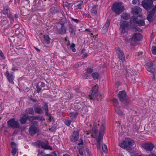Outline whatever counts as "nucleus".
<instances>
[{
	"label": "nucleus",
	"instance_id": "obj_1",
	"mask_svg": "<svg viewBox=\"0 0 156 156\" xmlns=\"http://www.w3.org/2000/svg\"><path fill=\"white\" fill-rule=\"evenodd\" d=\"M120 25L122 33L124 34L127 32L129 28L133 29V31L141 32L142 30L138 26H142L145 25L144 20H129V22L126 20L122 22Z\"/></svg>",
	"mask_w": 156,
	"mask_h": 156
},
{
	"label": "nucleus",
	"instance_id": "obj_2",
	"mask_svg": "<svg viewBox=\"0 0 156 156\" xmlns=\"http://www.w3.org/2000/svg\"><path fill=\"white\" fill-rule=\"evenodd\" d=\"M105 128L104 124H102L100 129L99 135H98L95 138L96 140V143L95 144L96 145L98 150L100 149V144L102 141L103 137L105 132Z\"/></svg>",
	"mask_w": 156,
	"mask_h": 156
},
{
	"label": "nucleus",
	"instance_id": "obj_3",
	"mask_svg": "<svg viewBox=\"0 0 156 156\" xmlns=\"http://www.w3.org/2000/svg\"><path fill=\"white\" fill-rule=\"evenodd\" d=\"M112 9L116 14L119 15L124 11L125 7L122 3L115 2L113 4Z\"/></svg>",
	"mask_w": 156,
	"mask_h": 156
},
{
	"label": "nucleus",
	"instance_id": "obj_4",
	"mask_svg": "<svg viewBox=\"0 0 156 156\" xmlns=\"http://www.w3.org/2000/svg\"><path fill=\"white\" fill-rule=\"evenodd\" d=\"M134 144L135 142L132 139L127 138L121 144L120 147L129 150L134 148Z\"/></svg>",
	"mask_w": 156,
	"mask_h": 156
},
{
	"label": "nucleus",
	"instance_id": "obj_5",
	"mask_svg": "<svg viewBox=\"0 0 156 156\" xmlns=\"http://www.w3.org/2000/svg\"><path fill=\"white\" fill-rule=\"evenodd\" d=\"M38 123L37 121H34L30 126L28 132L30 135L34 136L36 134L40 132L38 127Z\"/></svg>",
	"mask_w": 156,
	"mask_h": 156
},
{
	"label": "nucleus",
	"instance_id": "obj_6",
	"mask_svg": "<svg viewBox=\"0 0 156 156\" xmlns=\"http://www.w3.org/2000/svg\"><path fill=\"white\" fill-rule=\"evenodd\" d=\"M119 98L120 101L122 102L126 106L129 104V101L127 94L125 91H120L118 94Z\"/></svg>",
	"mask_w": 156,
	"mask_h": 156
},
{
	"label": "nucleus",
	"instance_id": "obj_7",
	"mask_svg": "<svg viewBox=\"0 0 156 156\" xmlns=\"http://www.w3.org/2000/svg\"><path fill=\"white\" fill-rule=\"evenodd\" d=\"M132 11L133 14L132 20H136L138 17L140 16V13L142 12V9L139 7L134 6L132 8Z\"/></svg>",
	"mask_w": 156,
	"mask_h": 156
},
{
	"label": "nucleus",
	"instance_id": "obj_8",
	"mask_svg": "<svg viewBox=\"0 0 156 156\" xmlns=\"http://www.w3.org/2000/svg\"><path fill=\"white\" fill-rule=\"evenodd\" d=\"M153 1L152 0L143 1L142 2L143 7L147 10H150L153 5Z\"/></svg>",
	"mask_w": 156,
	"mask_h": 156
},
{
	"label": "nucleus",
	"instance_id": "obj_9",
	"mask_svg": "<svg viewBox=\"0 0 156 156\" xmlns=\"http://www.w3.org/2000/svg\"><path fill=\"white\" fill-rule=\"evenodd\" d=\"M8 126L13 128H18L20 127L19 122L16 121L14 118H12L7 122Z\"/></svg>",
	"mask_w": 156,
	"mask_h": 156
},
{
	"label": "nucleus",
	"instance_id": "obj_10",
	"mask_svg": "<svg viewBox=\"0 0 156 156\" xmlns=\"http://www.w3.org/2000/svg\"><path fill=\"white\" fill-rule=\"evenodd\" d=\"M67 23V22L61 23V27L58 28H57V31L58 34L62 35L65 34L66 33L67 28H66V23Z\"/></svg>",
	"mask_w": 156,
	"mask_h": 156
},
{
	"label": "nucleus",
	"instance_id": "obj_11",
	"mask_svg": "<svg viewBox=\"0 0 156 156\" xmlns=\"http://www.w3.org/2000/svg\"><path fill=\"white\" fill-rule=\"evenodd\" d=\"M115 50L119 59L121 60L122 62H125V58L123 52L119 49V47H116Z\"/></svg>",
	"mask_w": 156,
	"mask_h": 156
},
{
	"label": "nucleus",
	"instance_id": "obj_12",
	"mask_svg": "<svg viewBox=\"0 0 156 156\" xmlns=\"http://www.w3.org/2000/svg\"><path fill=\"white\" fill-rule=\"evenodd\" d=\"M98 90L97 87L95 85L93 87L92 90V92L91 95H90L89 96L90 99H95L98 96Z\"/></svg>",
	"mask_w": 156,
	"mask_h": 156
},
{
	"label": "nucleus",
	"instance_id": "obj_13",
	"mask_svg": "<svg viewBox=\"0 0 156 156\" xmlns=\"http://www.w3.org/2000/svg\"><path fill=\"white\" fill-rule=\"evenodd\" d=\"M91 134V136L92 137L95 138L98 135H99V132L98 131V129L95 127H93L92 130L88 131L87 133V134L89 135Z\"/></svg>",
	"mask_w": 156,
	"mask_h": 156
},
{
	"label": "nucleus",
	"instance_id": "obj_14",
	"mask_svg": "<svg viewBox=\"0 0 156 156\" xmlns=\"http://www.w3.org/2000/svg\"><path fill=\"white\" fill-rule=\"evenodd\" d=\"M79 132L78 131H74L73 134L70 137V140L72 142H75L77 141L79 138Z\"/></svg>",
	"mask_w": 156,
	"mask_h": 156
},
{
	"label": "nucleus",
	"instance_id": "obj_15",
	"mask_svg": "<svg viewBox=\"0 0 156 156\" xmlns=\"http://www.w3.org/2000/svg\"><path fill=\"white\" fill-rule=\"evenodd\" d=\"M36 143L38 145L40 146L43 148L50 150H52V147L51 146L48 145L44 142H41L40 140H38Z\"/></svg>",
	"mask_w": 156,
	"mask_h": 156
},
{
	"label": "nucleus",
	"instance_id": "obj_16",
	"mask_svg": "<svg viewBox=\"0 0 156 156\" xmlns=\"http://www.w3.org/2000/svg\"><path fill=\"white\" fill-rule=\"evenodd\" d=\"M156 16V5L155 7L150 12V13L147 17V20H151V19H154Z\"/></svg>",
	"mask_w": 156,
	"mask_h": 156
},
{
	"label": "nucleus",
	"instance_id": "obj_17",
	"mask_svg": "<svg viewBox=\"0 0 156 156\" xmlns=\"http://www.w3.org/2000/svg\"><path fill=\"white\" fill-rule=\"evenodd\" d=\"M142 38V35L140 33H135L130 39L131 41H136L141 40Z\"/></svg>",
	"mask_w": 156,
	"mask_h": 156
},
{
	"label": "nucleus",
	"instance_id": "obj_18",
	"mask_svg": "<svg viewBox=\"0 0 156 156\" xmlns=\"http://www.w3.org/2000/svg\"><path fill=\"white\" fill-rule=\"evenodd\" d=\"M5 75L6 76L9 83H14L13 82V81L14 77L13 74L10 73L9 71L7 70L5 73Z\"/></svg>",
	"mask_w": 156,
	"mask_h": 156
},
{
	"label": "nucleus",
	"instance_id": "obj_19",
	"mask_svg": "<svg viewBox=\"0 0 156 156\" xmlns=\"http://www.w3.org/2000/svg\"><path fill=\"white\" fill-rule=\"evenodd\" d=\"M144 148L147 151H151L154 147L153 144L151 143H146L143 144Z\"/></svg>",
	"mask_w": 156,
	"mask_h": 156
},
{
	"label": "nucleus",
	"instance_id": "obj_20",
	"mask_svg": "<svg viewBox=\"0 0 156 156\" xmlns=\"http://www.w3.org/2000/svg\"><path fill=\"white\" fill-rule=\"evenodd\" d=\"M50 11L52 14H54L58 12L61 11V9L58 6L56 5L51 6L50 9Z\"/></svg>",
	"mask_w": 156,
	"mask_h": 156
},
{
	"label": "nucleus",
	"instance_id": "obj_21",
	"mask_svg": "<svg viewBox=\"0 0 156 156\" xmlns=\"http://www.w3.org/2000/svg\"><path fill=\"white\" fill-rule=\"evenodd\" d=\"M31 120H39L43 121L45 120L44 117L42 116H30L29 118V120L30 121Z\"/></svg>",
	"mask_w": 156,
	"mask_h": 156
},
{
	"label": "nucleus",
	"instance_id": "obj_22",
	"mask_svg": "<svg viewBox=\"0 0 156 156\" xmlns=\"http://www.w3.org/2000/svg\"><path fill=\"white\" fill-rule=\"evenodd\" d=\"M34 110L37 114H41L44 113V111L42 108L39 105L34 107Z\"/></svg>",
	"mask_w": 156,
	"mask_h": 156
},
{
	"label": "nucleus",
	"instance_id": "obj_23",
	"mask_svg": "<svg viewBox=\"0 0 156 156\" xmlns=\"http://www.w3.org/2000/svg\"><path fill=\"white\" fill-rule=\"evenodd\" d=\"M3 13L5 15L6 14L9 18L13 19V17L12 15L10 14L8 8L7 7H4Z\"/></svg>",
	"mask_w": 156,
	"mask_h": 156
},
{
	"label": "nucleus",
	"instance_id": "obj_24",
	"mask_svg": "<svg viewBox=\"0 0 156 156\" xmlns=\"http://www.w3.org/2000/svg\"><path fill=\"white\" fill-rule=\"evenodd\" d=\"M29 116L27 115L26 114H24L23 116L20 118V121L22 124H25L28 119L29 120Z\"/></svg>",
	"mask_w": 156,
	"mask_h": 156
},
{
	"label": "nucleus",
	"instance_id": "obj_25",
	"mask_svg": "<svg viewBox=\"0 0 156 156\" xmlns=\"http://www.w3.org/2000/svg\"><path fill=\"white\" fill-rule=\"evenodd\" d=\"M45 85V84L42 82H39L38 83V85H37V92L39 93L41 90V87H44Z\"/></svg>",
	"mask_w": 156,
	"mask_h": 156
},
{
	"label": "nucleus",
	"instance_id": "obj_26",
	"mask_svg": "<svg viewBox=\"0 0 156 156\" xmlns=\"http://www.w3.org/2000/svg\"><path fill=\"white\" fill-rule=\"evenodd\" d=\"M42 108L45 112V114L49 113V108L48 103L47 102H43L42 103Z\"/></svg>",
	"mask_w": 156,
	"mask_h": 156
},
{
	"label": "nucleus",
	"instance_id": "obj_27",
	"mask_svg": "<svg viewBox=\"0 0 156 156\" xmlns=\"http://www.w3.org/2000/svg\"><path fill=\"white\" fill-rule=\"evenodd\" d=\"M110 23V20H107L106 21L102 29L103 30H105V32H106L108 30L109 26Z\"/></svg>",
	"mask_w": 156,
	"mask_h": 156
},
{
	"label": "nucleus",
	"instance_id": "obj_28",
	"mask_svg": "<svg viewBox=\"0 0 156 156\" xmlns=\"http://www.w3.org/2000/svg\"><path fill=\"white\" fill-rule=\"evenodd\" d=\"M130 15L126 13H123L121 15V19L123 20H128L129 19Z\"/></svg>",
	"mask_w": 156,
	"mask_h": 156
},
{
	"label": "nucleus",
	"instance_id": "obj_29",
	"mask_svg": "<svg viewBox=\"0 0 156 156\" xmlns=\"http://www.w3.org/2000/svg\"><path fill=\"white\" fill-rule=\"evenodd\" d=\"M66 22L68 23V25L69 26V32L71 34H73L74 31V29L73 27V25L69 21H66Z\"/></svg>",
	"mask_w": 156,
	"mask_h": 156
},
{
	"label": "nucleus",
	"instance_id": "obj_30",
	"mask_svg": "<svg viewBox=\"0 0 156 156\" xmlns=\"http://www.w3.org/2000/svg\"><path fill=\"white\" fill-rule=\"evenodd\" d=\"M20 27L19 24H16L14 25V27H12V30L13 31H15L16 33L18 34L19 31H18V29L20 28Z\"/></svg>",
	"mask_w": 156,
	"mask_h": 156
},
{
	"label": "nucleus",
	"instance_id": "obj_31",
	"mask_svg": "<svg viewBox=\"0 0 156 156\" xmlns=\"http://www.w3.org/2000/svg\"><path fill=\"white\" fill-rule=\"evenodd\" d=\"M78 113L76 112H71L69 113V115L73 119L76 118L78 115Z\"/></svg>",
	"mask_w": 156,
	"mask_h": 156
},
{
	"label": "nucleus",
	"instance_id": "obj_32",
	"mask_svg": "<svg viewBox=\"0 0 156 156\" xmlns=\"http://www.w3.org/2000/svg\"><path fill=\"white\" fill-rule=\"evenodd\" d=\"M115 111L119 115H123V113L119 107H115Z\"/></svg>",
	"mask_w": 156,
	"mask_h": 156
},
{
	"label": "nucleus",
	"instance_id": "obj_33",
	"mask_svg": "<svg viewBox=\"0 0 156 156\" xmlns=\"http://www.w3.org/2000/svg\"><path fill=\"white\" fill-rule=\"evenodd\" d=\"M44 38L45 41L46 43L48 44H49L50 43V38L49 36L48 35H44L43 36Z\"/></svg>",
	"mask_w": 156,
	"mask_h": 156
},
{
	"label": "nucleus",
	"instance_id": "obj_34",
	"mask_svg": "<svg viewBox=\"0 0 156 156\" xmlns=\"http://www.w3.org/2000/svg\"><path fill=\"white\" fill-rule=\"evenodd\" d=\"M91 12L92 14L94 15L96 14L97 13L96 6L94 5L92 7V8L91 10Z\"/></svg>",
	"mask_w": 156,
	"mask_h": 156
},
{
	"label": "nucleus",
	"instance_id": "obj_35",
	"mask_svg": "<svg viewBox=\"0 0 156 156\" xmlns=\"http://www.w3.org/2000/svg\"><path fill=\"white\" fill-rule=\"evenodd\" d=\"M147 70L148 71L151 72L153 74H156V72L155 71V69L152 68L147 67Z\"/></svg>",
	"mask_w": 156,
	"mask_h": 156
},
{
	"label": "nucleus",
	"instance_id": "obj_36",
	"mask_svg": "<svg viewBox=\"0 0 156 156\" xmlns=\"http://www.w3.org/2000/svg\"><path fill=\"white\" fill-rule=\"evenodd\" d=\"M27 113L29 115H34V112L33 108H28Z\"/></svg>",
	"mask_w": 156,
	"mask_h": 156
},
{
	"label": "nucleus",
	"instance_id": "obj_37",
	"mask_svg": "<svg viewBox=\"0 0 156 156\" xmlns=\"http://www.w3.org/2000/svg\"><path fill=\"white\" fill-rule=\"evenodd\" d=\"M92 75L95 80L98 79L99 77V74L97 73H94L92 74Z\"/></svg>",
	"mask_w": 156,
	"mask_h": 156
},
{
	"label": "nucleus",
	"instance_id": "obj_38",
	"mask_svg": "<svg viewBox=\"0 0 156 156\" xmlns=\"http://www.w3.org/2000/svg\"><path fill=\"white\" fill-rule=\"evenodd\" d=\"M39 152L38 154V155L39 154H40L42 156H53L51 154H46L45 153H44L42 151H41V152H40L39 151Z\"/></svg>",
	"mask_w": 156,
	"mask_h": 156
},
{
	"label": "nucleus",
	"instance_id": "obj_39",
	"mask_svg": "<svg viewBox=\"0 0 156 156\" xmlns=\"http://www.w3.org/2000/svg\"><path fill=\"white\" fill-rule=\"evenodd\" d=\"M113 101L114 103V105L115 107H118V105H119V103L117 99H113Z\"/></svg>",
	"mask_w": 156,
	"mask_h": 156
},
{
	"label": "nucleus",
	"instance_id": "obj_40",
	"mask_svg": "<svg viewBox=\"0 0 156 156\" xmlns=\"http://www.w3.org/2000/svg\"><path fill=\"white\" fill-rule=\"evenodd\" d=\"M21 13L23 16H25L28 14V12L27 10L23 9L21 10Z\"/></svg>",
	"mask_w": 156,
	"mask_h": 156
},
{
	"label": "nucleus",
	"instance_id": "obj_41",
	"mask_svg": "<svg viewBox=\"0 0 156 156\" xmlns=\"http://www.w3.org/2000/svg\"><path fill=\"white\" fill-rule=\"evenodd\" d=\"M45 115L46 116L48 117V120L49 121V122H51L52 121V120L53 119V117L51 116V114L48 113L45 114Z\"/></svg>",
	"mask_w": 156,
	"mask_h": 156
},
{
	"label": "nucleus",
	"instance_id": "obj_42",
	"mask_svg": "<svg viewBox=\"0 0 156 156\" xmlns=\"http://www.w3.org/2000/svg\"><path fill=\"white\" fill-rule=\"evenodd\" d=\"M102 147L103 151L105 153H107L108 151L107 148L105 144H104L102 145Z\"/></svg>",
	"mask_w": 156,
	"mask_h": 156
},
{
	"label": "nucleus",
	"instance_id": "obj_43",
	"mask_svg": "<svg viewBox=\"0 0 156 156\" xmlns=\"http://www.w3.org/2000/svg\"><path fill=\"white\" fill-rule=\"evenodd\" d=\"M83 2V1H80L77 2V3H78V4L76 6H77L79 9H81V5L82 4Z\"/></svg>",
	"mask_w": 156,
	"mask_h": 156
},
{
	"label": "nucleus",
	"instance_id": "obj_44",
	"mask_svg": "<svg viewBox=\"0 0 156 156\" xmlns=\"http://www.w3.org/2000/svg\"><path fill=\"white\" fill-rule=\"evenodd\" d=\"M151 51L152 53L156 55V47L153 46L152 47Z\"/></svg>",
	"mask_w": 156,
	"mask_h": 156
},
{
	"label": "nucleus",
	"instance_id": "obj_45",
	"mask_svg": "<svg viewBox=\"0 0 156 156\" xmlns=\"http://www.w3.org/2000/svg\"><path fill=\"white\" fill-rule=\"evenodd\" d=\"M71 122V121L69 120H65L64 121V123L67 126H69Z\"/></svg>",
	"mask_w": 156,
	"mask_h": 156
},
{
	"label": "nucleus",
	"instance_id": "obj_46",
	"mask_svg": "<svg viewBox=\"0 0 156 156\" xmlns=\"http://www.w3.org/2000/svg\"><path fill=\"white\" fill-rule=\"evenodd\" d=\"M87 72L89 74H90L93 71V69L91 68H89L86 69Z\"/></svg>",
	"mask_w": 156,
	"mask_h": 156
},
{
	"label": "nucleus",
	"instance_id": "obj_47",
	"mask_svg": "<svg viewBox=\"0 0 156 156\" xmlns=\"http://www.w3.org/2000/svg\"><path fill=\"white\" fill-rule=\"evenodd\" d=\"M11 145L12 147V148H16V144L14 142H12L11 143Z\"/></svg>",
	"mask_w": 156,
	"mask_h": 156
},
{
	"label": "nucleus",
	"instance_id": "obj_48",
	"mask_svg": "<svg viewBox=\"0 0 156 156\" xmlns=\"http://www.w3.org/2000/svg\"><path fill=\"white\" fill-rule=\"evenodd\" d=\"M16 148H12V151H11V153H12V154L13 155H15L16 152Z\"/></svg>",
	"mask_w": 156,
	"mask_h": 156
},
{
	"label": "nucleus",
	"instance_id": "obj_49",
	"mask_svg": "<svg viewBox=\"0 0 156 156\" xmlns=\"http://www.w3.org/2000/svg\"><path fill=\"white\" fill-rule=\"evenodd\" d=\"M49 130L53 132L55 131L56 129L54 126H52L49 129Z\"/></svg>",
	"mask_w": 156,
	"mask_h": 156
},
{
	"label": "nucleus",
	"instance_id": "obj_50",
	"mask_svg": "<svg viewBox=\"0 0 156 156\" xmlns=\"http://www.w3.org/2000/svg\"><path fill=\"white\" fill-rule=\"evenodd\" d=\"M70 4L68 3L67 2H63V6L64 7L65 6L66 7H68L70 5Z\"/></svg>",
	"mask_w": 156,
	"mask_h": 156
},
{
	"label": "nucleus",
	"instance_id": "obj_51",
	"mask_svg": "<svg viewBox=\"0 0 156 156\" xmlns=\"http://www.w3.org/2000/svg\"><path fill=\"white\" fill-rule=\"evenodd\" d=\"M80 142L79 143L77 144V145L79 146H80V145H83V140L80 139Z\"/></svg>",
	"mask_w": 156,
	"mask_h": 156
},
{
	"label": "nucleus",
	"instance_id": "obj_52",
	"mask_svg": "<svg viewBox=\"0 0 156 156\" xmlns=\"http://www.w3.org/2000/svg\"><path fill=\"white\" fill-rule=\"evenodd\" d=\"M9 39L10 41L11 42L12 41H14L15 40V39L14 38V37L13 36H11L9 37Z\"/></svg>",
	"mask_w": 156,
	"mask_h": 156
},
{
	"label": "nucleus",
	"instance_id": "obj_53",
	"mask_svg": "<svg viewBox=\"0 0 156 156\" xmlns=\"http://www.w3.org/2000/svg\"><path fill=\"white\" fill-rule=\"evenodd\" d=\"M147 65L149 66V67H151L153 66V64L152 62L148 63Z\"/></svg>",
	"mask_w": 156,
	"mask_h": 156
},
{
	"label": "nucleus",
	"instance_id": "obj_54",
	"mask_svg": "<svg viewBox=\"0 0 156 156\" xmlns=\"http://www.w3.org/2000/svg\"><path fill=\"white\" fill-rule=\"evenodd\" d=\"M0 55L3 59L5 58L4 55L2 51L0 50Z\"/></svg>",
	"mask_w": 156,
	"mask_h": 156
},
{
	"label": "nucleus",
	"instance_id": "obj_55",
	"mask_svg": "<svg viewBox=\"0 0 156 156\" xmlns=\"http://www.w3.org/2000/svg\"><path fill=\"white\" fill-rule=\"evenodd\" d=\"M139 2V0H133L132 1L133 4H136Z\"/></svg>",
	"mask_w": 156,
	"mask_h": 156
},
{
	"label": "nucleus",
	"instance_id": "obj_56",
	"mask_svg": "<svg viewBox=\"0 0 156 156\" xmlns=\"http://www.w3.org/2000/svg\"><path fill=\"white\" fill-rule=\"evenodd\" d=\"M75 44H73V43L70 46V48L72 49V48H74L75 47Z\"/></svg>",
	"mask_w": 156,
	"mask_h": 156
},
{
	"label": "nucleus",
	"instance_id": "obj_57",
	"mask_svg": "<svg viewBox=\"0 0 156 156\" xmlns=\"http://www.w3.org/2000/svg\"><path fill=\"white\" fill-rule=\"evenodd\" d=\"M87 154H88V156H91V154L90 152L89 151V150L87 151Z\"/></svg>",
	"mask_w": 156,
	"mask_h": 156
},
{
	"label": "nucleus",
	"instance_id": "obj_58",
	"mask_svg": "<svg viewBox=\"0 0 156 156\" xmlns=\"http://www.w3.org/2000/svg\"><path fill=\"white\" fill-rule=\"evenodd\" d=\"M79 152L81 155H83V152L80 149L79 150Z\"/></svg>",
	"mask_w": 156,
	"mask_h": 156
},
{
	"label": "nucleus",
	"instance_id": "obj_59",
	"mask_svg": "<svg viewBox=\"0 0 156 156\" xmlns=\"http://www.w3.org/2000/svg\"><path fill=\"white\" fill-rule=\"evenodd\" d=\"M51 154L53 156H57V154L55 152H53Z\"/></svg>",
	"mask_w": 156,
	"mask_h": 156
},
{
	"label": "nucleus",
	"instance_id": "obj_60",
	"mask_svg": "<svg viewBox=\"0 0 156 156\" xmlns=\"http://www.w3.org/2000/svg\"><path fill=\"white\" fill-rule=\"evenodd\" d=\"M30 100L31 101L35 102L36 101V100H35V99H33V98H30Z\"/></svg>",
	"mask_w": 156,
	"mask_h": 156
},
{
	"label": "nucleus",
	"instance_id": "obj_61",
	"mask_svg": "<svg viewBox=\"0 0 156 156\" xmlns=\"http://www.w3.org/2000/svg\"><path fill=\"white\" fill-rule=\"evenodd\" d=\"M14 18L15 19H17L18 18V16L16 14L14 15Z\"/></svg>",
	"mask_w": 156,
	"mask_h": 156
},
{
	"label": "nucleus",
	"instance_id": "obj_62",
	"mask_svg": "<svg viewBox=\"0 0 156 156\" xmlns=\"http://www.w3.org/2000/svg\"><path fill=\"white\" fill-rule=\"evenodd\" d=\"M71 49H72V51L73 52H75L76 51V50L75 48H72Z\"/></svg>",
	"mask_w": 156,
	"mask_h": 156
},
{
	"label": "nucleus",
	"instance_id": "obj_63",
	"mask_svg": "<svg viewBox=\"0 0 156 156\" xmlns=\"http://www.w3.org/2000/svg\"><path fill=\"white\" fill-rule=\"evenodd\" d=\"M85 30L87 31H88L89 32H91V31L89 29H85Z\"/></svg>",
	"mask_w": 156,
	"mask_h": 156
},
{
	"label": "nucleus",
	"instance_id": "obj_64",
	"mask_svg": "<svg viewBox=\"0 0 156 156\" xmlns=\"http://www.w3.org/2000/svg\"><path fill=\"white\" fill-rule=\"evenodd\" d=\"M87 56V54H83V57H86Z\"/></svg>",
	"mask_w": 156,
	"mask_h": 156
}]
</instances>
